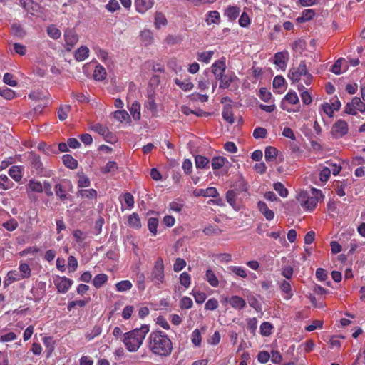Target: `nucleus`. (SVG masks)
Segmentation results:
<instances>
[{
    "label": "nucleus",
    "mask_w": 365,
    "mask_h": 365,
    "mask_svg": "<svg viewBox=\"0 0 365 365\" xmlns=\"http://www.w3.org/2000/svg\"><path fill=\"white\" fill-rule=\"evenodd\" d=\"M149 349L155 355L167 356L170 354L173 344L168 336L161 331H153L148 338Z\"/></svg>",
    "instance_id": "f257e3e1"
},
{
    "label": "nucleus",
    "mask_w": 365,
    "mask_h": 365,
    "mask_svg": "<svg viewBox=\"0 0 365 365\" xmlns=\"http://www.w3.org/2000/svg\"><path fill=\"white\" fill-rule=\"evenodd\" d=\"M148 331L149 326L143 324L139 329H135L124 334L123 342L128 351L130 352L138 351Z\"/></svg>",
    "instance_id": "f03ea898"
},
{
    "label": "nucleus",
    "mask_w": 365,
    "mask_h": 365,
    "mask_svg": "<svg viewBox=\"0 0 365 365\" xmlns=\"http://www.w3.org/2000/svg\"><path fill=\"white\" fill-rule=\"evenodd\" d=\"M150 280L155 284H160L164 282V264L161 257H159L155 262L152 269Z\"/></svg>",
    "instance_id": "7ed1b4c3"
},
{
    "label": "nucleus",
    "mask_w": 365,
    "mask_h": 365,
    "mask_svg": "<svg viewBox=\"0 0 365 365\" xmlns=\"http://www.w3.org/2000/svg\"><path fill=\"white\" fill-rule=\"evenodd\" d=\"M28 160L33 169L32 172L37 175L48 176L49 173L43 168V165L41 161L40 156L34 152H31L28 155Z\"/></svg>",
    "instance_id": "20e7f679"
},
{
    "label": "nucleus",
    "mask_w": 365,
    "mask_h": 365,
    "mask_svg": "<svg viewBox=\"0 0 365 365\" xmlns=\"http://www.w3.org/2000/svg\"><path fill=\"white\" fill-rule=\"evenodd\" d=\"M307 71L305 61H302L298 67H292L289 69L288 78L292 83H296L300 80L302 76L307 74Z\"/></svg>",
    "instance_id": "39448f33"
},
{
    "label": "nucleus",
    "mask_w": 365,
    "mask_h": 365,
    "mask_svg": "<svg viewBox=\"0 0 365 365\" xmlns=\"http://www.w3.org/2000/svg\"><path fill=\"white\" fill-rule=\"evenodd\" d=\"M348 133L347 123L343 120H338L332 126L331 133L335 138H341Z\"/></svg>",
    "instance_id": "423d86ee"
},
{
    "label": "nucleus",
    "mask_w": 365,
    "mask_h": 365,
    "mask_svg": "<svg viewBox=\"0 0 365 365\" xmlns=\"http://www.w3.org/2000/svg\"><path fill=\"white\" fill-rule=\"evenodd\" d=\"M73 280L66 277H57L54 279V284L60 293H66L73 284Z\"/></svg>",
    "instance_id": "0eeeda50"
},
{
    "label": "nucleus",
    "mask_w": 365,
    "mask_h": 365,
    "mask_svg": "<svg viewBox=\"0 0 365 365\" xmlns=\"http://www.w3.org/2000/svg\"><path fill=\"white\" fill-rule=\"evenodd\" d=\"M289 59V54L287 51L277 52L274 54V63L281 69L284 70L287 66V61Z\"/></svg>",
    "instance_id": "6e6552de"
},
{
    "label": "nucleus",
    "mask_w": 365,
    "mask_h": 365,
    "mask_svg": "<svg viewBox=\"0 0 365 365\" xmlns=\"http://www.w3.org/2000/svg\"><path fill=\"white\" fill-rule=\"evenodd\" d=\"M153 4L154 0H135L136 11L142 14L151 9Z\"/></svg>",
    "instance_id": "1a4fd4ad"
},
{
    "label": "nucleus",
    "mask_w": 365,
    "mask_h": 365,
    "mask_svg": "<svg viewBox=\"0 0 365 365\" xmlns=\"http://www.w3.org/2000/svg\"><path fill=\"white\" fill-rule=\"evenodd\" d=\"M64 39L66 43L72 48L78 42V38L73 29H67L64 32Z\"/></svg>",
    "instance_id": "9d476101"
},
{
    "label": "nucleus",
    "mask_w": 365,
    "mask_h": 365,
    "mask_svg": "<svg viewBox=\"0 0 365 365\" xmlns=\"http://www.w3.org/2000/svg\"><path fill=\"white\" fill-rule=\"evenodd\" d=\"M237 80V77L232 71H227L225 76L223 79L220 82L219 87L220 88H227L232 82Z\"/></svg>",
    "instance_id": "9b49d317"
},
{
    "label": "nucleus",
    "mask_w": 365,
    "mask_h": 365,
    "mask_svg": "<svg viewBox=\"0 0 365 365\" xmlns=\"http://www.w3.org/2000/svg\"><path fill=\"white\" fill-rule=\"evenodd\" d=\"M257 208L267 220H271L274 218V212L268 208L267 204L264 202L259 201L257 203Z\"/></svg>",
    "instance_id": "f8f14e48"
},
{
    "label": "nucleus",
    "mask_w": 365,
    "mask_h": 365,
    "mask_svg": "<svg viewBox=\"0 0 365 365\" xmlns=\"http://www.w3.org/2000/svg\"><path fill=\"white\" fill-rule=\"evenodd\" d=\"M38 149L46 155H51L58 153L55 145H47L44 142H41L38 144Z\"/></svg>",
    "instance_id": "ddd939ff"
},
{
    "label": "nucleus",
    "mask_w": 365,
    "mask_h": 365,
    "mask_svg": "<svg viewBox=\"0 0 365 365\" xmlns=\"http://www.w3.org/2000/svg\"><path fill=\"white\" fill-rule=\"evenodd\" d=\"M26 191L41 193L43 192V185L35 180H30L26 185Z\"/></svg>",
    "instance_id": "4468645a"
},
{
    "label": "nucleus",
    "mask_w": 365,
    "mask_h": 365,
    "mask_svg": "<svg viewBox=\"0 0 365 365\" xmlns=\"http://www.w3.org/2000/svg\"><path fill=\"white\" fill-rule=\"evenodd\" d=\"M222 115L223 119L230 124H232L234 123L233 113L232 106L230 104H227L224 106Z\"/></svg>",
    "instance_id": "2eb2a0df"
},
{
    "label": "nucleus",
    "mask_w": 365,
    "mask_h": 365,
    "mask_svg": "<svg viewBox=\"0 0 365 365\" xmlns=\"http://www.w3.org/2000/svg\"><path fill=\"white\" fill-rule=\"evenodd\" d=\"M229 303L232 307L237 309H243L246 305L245 301L239 296H232L229 299Z\"/></svg>",
    "instance_id": "dca6fc26"
},
{
    "label": "nucleus",
    "mask_w": 365,
    "mask_h": 365,
    "mask_svg": "<svg viewBox=\"0 0 365 365\" xmlns=\"http://www.w3.org/2000/svg\"><path fill=\"white\" fill-rule=\"evenodd\" d=\"M226 71V64H225V58H222L220 60L216 61L212 65V73L214 74V72L216 73L225 72Z\"/></svg>",
    "instance_id": "f3484780"
},
{
    "label": "nucleus",
    "mask_w": 365,
    "mask_h": 365,
    "mask_svg": "<svg viewBox=\"0 0 365 365\" xmlns=\"http://www.w3.org/2000/svg\"><path fill=\"white\" fill-rule=\"evenodd\" d=\"M89 53V49L86 46H81L75 53V58L78 61H84Z\"/></svg>",
    "instance_id": "a211bd4d"
},
{
    "label": "nucleus",
    "mask_w": 365,
    "mask_h": 365,
    "mask_svg": "<svg viewBox=\"0 0 365 365\" xmlns=\"http://www.w3.org/2000/svg\"><path fill=\"white\" fill-rule=\"evenodd\" d=\"M63 164L70 169H76L78 166V162L71 155L66 154L62 158Z\"/></svg>",
    "instance_id": "6ab92c4d"
},
{
    "label": "nucleus",
    "mask_w": 365,
    "mask_h": 365,
    "mask_svg": "<svg viewBox=\"0 0 365 365\" xmlns=\"http://www.w3.org/2000/svg\"><path fill=\"white\" fill-rule=\"evenodd\" d=\"M106 76V71L103 66L98 64L96 66L93 72V78L96 81H103Z\"/></svg>",
    "instance_id": "aec40b11"
},
{
    "label": "nucleus",
    "mask_w": 365,
    "mask_h": 365,
    "mask_svg": "<svg viewBox=\"0 0 365 365\" xmlns=\"http://www.w3.org/2000/svg\"><path fill=\"white\" fill-rule=\"evenodd\" d=\"M278 150L276 148L272 146H268L265 148L264 151V156L266 160L268 161H272L274 159H276L277 156Z\"/></svg>",
    "instance_id": "412c9836"
},
{
    "label": "nucleus",
    "mask_w": 365,
    "mask_h": 365,
    "mask_svg": "<svg viewBox=\"0 0 365 365\" xmlns=\"http://www.w3.org/2000/svg\"><path fill=\"white\" fill-rule=\"evenodd\" d=\"M108 281V276L106 274H97L93 280V284L96 289L101 288Z\"/></svg>",
    "instance_id": "4be33fe9"
},
{
    "label": "nucleus",
    "mask_w": 365,
    "mask_h": 365,
    "mask_svg": "<svg viewBox=\"0 0 365 365\" xmlns=\"http://www.w3.org/2000/svg\"><path fill=\"white\" fill-rule=\"evenodd\" d=\"M240 9L237 6H229L225 11V14L231 21L235 20L239 16Z\"/></svg>",
    "instance_id": "5701e85b"
},
{
    "label": "nucleus",
    "mask_w": 365,
    "mask_h": 365,
    "mask_svg": "<svg viewBox=\"0 0 365 365\" xmlns=\"http://www.w3.org/2000/svg\"><path fill=\"white\" fill-rule=\"evenodd\" d=\"M314 15H315V12L313 9H305L302 12V16H299L297 19V21L299 23H303V22L311 20L314 17Z\"/></svg>",
    "instance_id": "b1692460"
},
{
    "label": "nucleus",
    "mask_w": 365,
    "mask_h": 365,
    "mask_svg": "<svg viewBox=\"0 0 365 365\" xmlns=\"http://www.w3.org/2000/svg\"><path fill=\"white\" fill-rule=\"evenodd\" d=\"M195 165L197 168L203 169L209 167L210 160L207 158L202 155H196L195 158Z\"/></svg>",
    "instance_id": "393cba45"
},
{
    "label": "nucleus",
    "mask_w": 365,
    "mask_h": 365,
    "mask_svg": "<svg viewBox=\"0 0 365 365\" xmlns=\"http://www.w3.org/2000/svg\"><path fill=\"white\" fill-rule=\"evenodd\" d=\"M77 196L88 199H96L97 197V191L94 189L81 190L77 192Z\"/></svg>",
    "instance_id": "a878e982"
},
{
    "label": "nucleus",
    "mask_w": 365,
    "mask_h": 365,
    "mask_svg": "<svg viewBox=\"0 0 365 365\" xmlns=\"http://www.w3.org/2000/svg\"><path fill=\"white\" fill-rule=\"evenodd\" d=\"M206 280L208 283L213 287H217L219 284V281L214 273V272L211 269H207L206 271Z\"/></svg>",
    "instance_id": "bb28decb"
},
{
    "label": "nucleus",
    "mask_w": 365,
    "mask_h": 365,
    "mask_svg": "<svg viewBox=\"0 0 365 365\" xmlns=\"http://www.w3.org/2000/svg\"><path fill=\"white\" fill-rule=\"evenodd\" d=\"M13 182L6 175H0V189L6 190L12 187Z\"/></svg>",
    "instance_id": "cd10ccee"
},
{
    "label": "nucleus",
    "mask_w": 365,
    "mask_h": 365,
    "mask_svg": "<svg viewBox=\"0 0 365 365\" xmlns=\"http://www.w3.org/2000/svg\"><path fill=\"white\" fill-rule=\"evenodd\" d=\"M130 114L135 120L140 119V105L138 102L135 101L133 103L130 109Z\"/></svg>",
    "instance_id": "c85d7f7f"
},
{
    "label": "nucleus",
    "mask_w": 365,
    "mask_h": 365,
    "mask_svg": "<svg viewBox=\"0 0 365 365\" xmlns=\"http://www.w3.org/2000/svg\"><path fill=\"white\" fill-rule=\"evenodd\" d=\"M71 108V107L69 105L61 106L59 107L57 115L60 120H64L67 118L68 113L70 112Z\"/></svg>",
    "instance_id": "c756f323"
},
{
    "label": "nucleus",
    "mask_w": 365,
    "mask_h": 365,
    "mask_svg": "<svg viewBox=\"0 0 365 365\" xmlns=\"http://www.w3.org/2000/svg\"><path fill=\"white\" fill-rule=\"evenodd\" d=\"M9 174L16 182L20 181L22 178L21 170L16 165H13L10 168Z\"/></svg>",
    "instance_id": "7c9ffc66"
},
{
    "label": "nucleus",
    "mask_w": 365,
    "mask_h": 365,
    "mask_svg": "<svg viewBox=\"0 0 365 365\" xmlns=\"http://www.w3.org/2000/svg\"><path fill=\"white\" fill-rule=\"evenodd\" d=\"M222 232V230L217 226L211 225L206 226L203 230V232L206 235H219Z\"/></svg>",
    "instance_id": "2f4dec72"
},
{
    "label": "nucleus",
    "mask_w": 365,
    "mask_h": 365,
    "mask_svg": "<svg viewBox=\"0 0 365 365\" xmlns=\"http://www.w3.org/2000/svg\"><path fill=\"white\" fill-rule=\"evenodd\" d=\"M226 162H227V160L224 157H214L212 160V167L214 170L220 169L225 165Z\"/></svg>",
    "instance_id": "473e14b6"
},
{
    "label": "nucleus",
    "mask_w": 365,
    "mask_h": 365,
    "mask_svg": "<svg viewBox=\"0 0 365 365\" xmlns=\"http://www.w3.org/2000/svg\"><path fill=\"white\" fill-rule=\"evenodd\" d=\"M19 274L16 271H10L8 272L6 279L4 282L5 287L9 286L15 281L19 280Z\"/></svg>",
    "instance_id": "72a5a7b5"
},
{
    "label": "nucleus",
    "mask_w": 365,
    "mask_h": 365,
    "mask_svg": "<svg viewBox=\"0 0 365 365\" xmlns=\"http://www.w3.org/2000/svg\"><path fill=\"white\" fill-rule=\"evenodd\" d=\"M128 224L134 228H140L141 227L140 220L137 213H133L128 217Z\"/></svg>",
    "instance_id": "f704fd0d"
},
{
    "label": "nucleus",
    "mask_w": 365,
    "mask_h": 365,
    "mask_svg": "<svg viewBox=\"0 0 365 365\" xmlns=\"http://www.w3.org/2000/svg\"><path fill=\"white\" fill-rule=\"evenodd\" d=\"M220 16L217 11H210L208 12L206 21L208 24H217L220 21Z\"/></svg>",
    "instance_id": "c9c22d12"
},
{
    "label": "nucleus",
    "mask_w": 365,
    "mask_h": 365,
    "mask_svg": "<svg viewBox=\"0 0 365 365\" xmlns=\"http://www.w3.org/2000/svg\"><path fill=\"white\" fill-rule=\"evenodd\" d=\"M317 202L316 198L309 197L306 200L302 201V206L308 210H313L317 206Z\"/></svg>",
    "instance_id": "e433bc0d"
},
{
    "label": "nucleus",
    "mask_w": 365,
    "mask_h": 365,
    "mask_svg": "<svg viewBox=\"0 0 365 365\" xmlns=\"http://www.w3.org/2000/svg\"><path fill=\"white\" fill-rule=\"evenodd\" d=\"M273 326L271 323L264 322L260 325V333L262 336H268L272 334Z\"/></svg>",
    "instance_id": "4c0bfd02"
},
{
    "label": "nucleus",
    "mask_w": 365,
    "mask_h": 365,
    "mask_svg": "<svg viewBox=\"0 0 365 365\" xmlns=\"http://www.w3.org/2000/svg\"><path fill=\"white\" fill-rule=\"evenodd\" d=\"M43 344L46 347L47 356L48 357L54 350V341L50 336H45L43 339Z\"/></svg>",
    "instance_id": "58836bf2"
},
{
    "label": "nucleus",
    "mask_w": 365,
    "mask_h": 365,
    "mask_svg": "<svg viewBox=\"0 0 365 365\" xmlns=\"http://www.w3.org/2000/svg\"><path fill=\"white\" fill-rule=\"evenodd\" d=\"M158 226V219L156 217H150L148 221V227L153 235H156L157 228Z\"/></svg>",
    "instance_id": "ea45409f"
},
{
    "label": "nucleus",
    "mask_w": 365,
    "mask_h": 365,
    "mask_svg": "<svg viewBox=\"0 0 365 365\" xmlns=\"http://www.w3.org/2000/svg\"><path fill=\"white\" fill-rule=\"evenodd\" d=\"M118 292H126L132 288V283L129 280H123L116 284Z\"/></svg>",
    "instance_id": "a19ab883"
},
{
    "label": "nucleus",
    "mask_w": 365,
    "mask_h": 365,
    "mask_svg": "<svg viewBox=\"0 0 365 365\" xmlns=\"http://www.w3.org/2000/svg\"><path fill=\"white\" fill-rule=\"evenodd\" d=\"M146 107L153 113L157 112V105L155 101L154 96L151 93L148 94V101L146 102Z\"/></svg>",
    "instance_id": "79ce46f5"
},
{
    "label": "nucleus",
    "mask_w": 365,
    "mask_h": 365,
    "mask_svg": "<svg viewBox=\"0 0 365 365\" xmlns=\"http://www.w3.org/2000/svg\"><path fill=\"white\" fill-rule=\"evenodd\" d=\"M46 31L48 35L53 39L59 38L61 34L60 30L55 27L53 25H50L48 26Z\"/></svg>",
    "instance_id": "37998d69"
},
{
    "label": "nucleus",
    "mask_w": 365,
    "mask_h": 365,
    "mask_svg": "<svg viewBox=\"0 0 365 365\" xmlns=\"http://www.w3.org/2000/svg\"><path fill=\"white\" fill-rule=\"evenodd\" d=\"M273 187L281 197H286L288 195V190L282 183L279 182H275Z\"/></svg>",
    "instance_id": "c03bdc74"
},
{
    "label": "nucleus",
    "mask_w": 365,
    "mask_h": 365,
    "mask_svg": "<svg viewBox=\"0 0 365 365\" xmlns=\"http://www.w3.org/2000/svg\"><path fill=\"white\" fill-rule=\"evenodd\" d=\"M213 54H214V51H212L199 53L197 55V60L207 63L210 62Z\"/></svg>",
    "instance_id": "a18cd8bd"
},
{
    "label": "nucleus",
    "mask_w": 365,
    "mask_h": 365,
    "mask_svg": "<svg viewBox=\"0 0 365 365\" xmlns=\"http://www.w3.org/2000/svg\"><path fill=\"white\" fill-rule=\"evenodd\" d=\"M11 32L14 35L19 37H24L26 35L25 31L19 24H13L11 25Z\"/></svg>",
    "instance_id": "49530a36"
},
{
    "label": "nucleus",
    "mask_w": 365,
    "mask_h": 365,
    "mask_svg": "<svg viewBox=\"0 0 365 365\" xmlns=\"http://www.w3.org/2000/svg\"><path fill=\"white\" fill-rule=\"evenodd\" d=\"M118 169V165L115 161H109L106 166L101 168L103 173H113Z\"/></svg>",
    "instance_id": "de8ad7c7"
},
{
    "label": "nucleus",
    "mask_w": 365,
    "mask_h": 365,
    "mask_svg": "<svg viewBox=\"0 0 365 365\" xmlns=\"http://www.w3.org/2000/svg\"><path fill=\"white\" fill-rule=\"evenodd\" d=\"M56 195L62 201L66 200L68 198V195L66 193L65 190L61 184H56L55 186Z\"/></svg>",
    "instance_id": "09e8293b"
},
{
    "label": "nucleus",
    "mask_w": 365,
    "mask_h": 365,
    "mask_svg": "<svg viewBox=\"0 0 365 365\" xmlns=\"http://www.w3.org/2000/svg\"><path fill=\"white\" fill-rule=\"evenodd\" d=\"M283 101H286L291 104H297V103H299V98L296 92L289 91L285 95Z\"/></svg>",
    "instance_id": "8fccbe9b"
},
{
    "label": "nucleus",
    "mask_w": 365,
    "mask_h": 365,
    "mask_svg": "<svg viewBox=\"0 0 365 365\" xmlns=\"http://www.w3.org/2000/svg\"><path fill=\"white\" fill-rule=\"evenodd\" d=\"M352 104L354 105V108L356 111L359 110L361 113H364L365 111V103H363L359 98L354 97L352 99Z\"/></svg>",
    "instance_id": "3c124183"
},
{
    "label": "nucleus",
    "mask_w": 365,
    "mask_h": 365,
    "mask_svg": "<svg viewBox=\"0 0 365 365\" xmlns=\"http://www.w3.org/2000/svg\"><path fill=\"white\" fill-rule=\"evenodd\" d=\"M175 83L183 91H190L193 88L192 83L189 81H182L178 78L175 80Z\"/></svg>",
    "instance_id": "603ef678"
},
{
    "label": "nucleus",
    "mask_w": 365,
    "mask_h": 365,
    "mask_svg": "<svg viewBox=\"0 0 365 365\" xmlns=\"http://www.w3.org/2000/svg\"><path fill=\"white\" fill-rule=\"evenodd\" d=\"M229 269L232 273L242 278H246L247 276L246 270L241 267L231 266Z\"/></svg>",
    "instance_id": "864d4df0"
},
{
    "label": "nucleus",
    "mask_w": 365,
    "mask_h": 365,
    "mask_svg": "<svg viewBox=\"0 0 365 365\" xmlns=\"http://www.w3.org/2000/svg\"><path fill=\"white\" fill-rule=\"evenodd\" d=\"M304 47L305 42L301 39L296 40L292 43V48L294 51L299 52L300 53L304 51Z\"/></svg>",
    "instance_id": "5fc2aeb1"
},
{
    "label": "nucleus",
    "mask_w": 365,
    "mask_h": 365,
    "mask_svg": "<svg viewBox=\"0 0 365 365\" xmlns=\"http://www.w3.org/2000/svg\"><path fill=\"white\" fill-rule=\"evenodd\" d=\"M155 23L157 27L167 24V19L162 12H156L155 15Z\"/></svg>",
    "instance_id": "6e6d98bb"
},
{
    "label": "nucleus",
    "mask_w": 365,
    "mask_h": 365,
    "mask_svg": "<svg viewBox=\"0 0 365 365\" xmlns=\"http://www.w3.org/2000/svg\"><path fill=\"white\" fill-rule=\"evenodd\" d=\"M0 96L4 97L5 99L11 100L15 97V92L8 88H1Z\"/></svg>",
    "instance_id": "4d7b16f0"
},
{
    "label": "nucleus",
    "mask_w": 365,
    "mask_h": 365,
    "mask_svg": "<svg viewBox=\"0 0 365 365\" xmlns=\"http://www.w3.org/2000/svg\"><path fill=\"white\" fill-rule=\"evenodd\" d=\"M92 129L106 138H107L108 134H110L108 129L101 124H96L93 126Z\"/></svg>",
    "instance_id": "13d9d810"
},
{
    "label": "nucleus",
    "mask_w": 365,
    "mask_h": 365,
    "mask_svg": "<svg viewBox=\"0 0 365 365\" xmlns=\"http://www.w3.org/2000/svg\"><path fill=\"white\" fill-rule=\"evenodd\" d=\"M91 185L90 179L86 176L85 175H78V186L79 187H89Z\"/></svg>",
    "instance_id": "bf43d9fd"
},
{
    "label": "nucleus",
    "mask_w": 365,
    "mask_h": 365,
    "mask_svg": "<svg viewBox=\"0 0 365 365\" xmlns=\"http://www.w3.org/2000/svg\"><path fill=\"white\" fill-rule=\"evenodd\" d=\"M267 131L262 127L256 128L253 131V137L256 139L266 138Z\"/></svg>",
    "instance_id": "052dcab7"
},
{
    "label": "nucleus",
    "mask_w": 365,
    "mask_h": 365,
    "mask_svg": "<svg viewBox=\"0 0 365 365\" xmlns=\"http://www.w3.org/2000/svg\"><path fill=\"white\" fill-rule=\"evenodd\" d=\"M21 278H29L31 274V269L27 264H21L19 266Z\"/></svg>",
    "instance_id": "680f3d73"
},
{
    "label": "nucleus",
    "mask_w": 365,
    "mask_h": 365,
    "mask_svg": "<svg viewBox=\"0 0 365 365\" xmlns=\"http://www.w3.org/2000/svg\"><path fill=\"white\" fill-rule=\"evenodd\" d=\"M202 337L199 329H196L192 334V342L195 346H199L201 344Z\"/></svg>",
    "instance_id": "e2e57ef3"
},
{
    "label": "nucleus",
    "mask_w": 365,
    "mask_h": 365,
    "mask_svg": "<svg viewBox=\"0 0 365 365\" xmlns=\"http://www.w3.org/2000/svg\"><path fill=\"white\" fill-rule=\"evenodd\" d=\"M18 222L17 221L12 218L9 221H6V222L3 223V227L6 229L8 231H13L16 230L18 227Z\"/></svg>",
    "instance_id": "0e129e2a"
},
{
    "label": "nucleus",
    "mask_w": 365,
    "mask_h": 365,
    "mask_svg": "<svg viewBox=\"0 0 365 365\" xmlns=\"http://www.w3.org/2000/svg\"><path fill=\"white\" fill-rule=\"evenodd\" d=\"M180 282L181 285L185 287V288H187L190 284V274L186 272L182 273L180 276Z\"/></svg>",
    "instance_id": "69168bd1"
},
{
    "label": "nucleus",
    "mask_w": 365,
    "mask_h": 365,
    "mask_svg": "<svg viewBox=\"0 0 365 365\" xmlns=\"http://www.w3.org/2000/svg\"><path fill=\"white\" fill-rule=\"evenodd\" d=\"M226 200L227 202L235 208L236 203V193L234 190H228L226 193Z\"/></svg>",
    "instance_id": "338daca9"
},
{
    "label": "nucleus",
    "mask_w": 365,
    "mask_h": 365,
    "mask_svg": "<svg viewBox=\"0 0 365 365\" xmlns=\"http://www.w3.org/2000/svg\"><path fill=\"white\" fill-rule=\"evenodd\" d=\"M114 118L118 120L123 122L129 118L128 112L125 110H117L114 113Z\"/></svg>",
    "instance_id": "774afa93"
}]
</instances>
